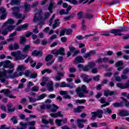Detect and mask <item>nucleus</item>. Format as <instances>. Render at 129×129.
Segmentation results:
<instances>
[{
    "mask_svg": "<svg viewBox=\"0 0 129 129\" xmlns=\"http://www.w3.org/2000/svg\"><path fill=\"white\" fill-rule=\"evenodd\" d=\"M13 72V70L5 71L4 73L0 72V82L8 85L9 82L7 81V79H9V78L15 79V78L19 76V74L17 72H15L13 75H11L10 76L8 75V74H12Z\"/></svg>",
    "mask_w": 129,
    "mask_h": 129,
    "instance_id": "obj_1",
    "label": "nucleus"
},
{
    "mask_svg": "<svg viewBox=\"0 0 129 129\" xmlns=\"http://www.w3.org/2000/svg\"><path fill=\"white\" fill-rule=\"evenodd\" d=\"M36 13L34 14V17L33 18V22L34 23H37V22H43L44 20H47V19H49L50 18V13L46 12L44 13V17L42 16L43 14V11L42 9H40L38 10H36Z\"/></svg>",
    "mask_w": 129,
    "mask_h": 129,
    "instance_id": "obj_2",
    "label": "nucleus"
},
{
    "mask_svg": "<svg viewBox=\"0 0 129 129\" xmlns=\"http://www.w3.org/2000/svg\"><path fill=\"white\" fill-rule=\"evenodd\" d=\"M76 92L79 97L83 98V97H86V96H85V94H88V93H89V91L87 90L86 86L83 85L82 86L76 88Z\"/></svg>",
    "mask_w": 129,
    "mask_h": 129,
    "instance_id": "obj_3",
    "label": "nucleus"
},
{
    "mask_svg": "<svg viewBox=\"0 0 129 129\" xmlns=\"http://www.w3.org/2000/svg\"><path fill=\"white\" fill-rule=\"evenodd\" d=\"M11 55L16 57V60H24V59H26L28 57L27 54H22V52L20 51H13L11 53Z\"/></svg>",
    "mask_w": 129,
    "mask_h": 129,
    "instance_id": "obj_4",
    "label": "nucleus"
},
{
    "mask_svg": "<svg viewBox=\"0 0 129 129\" xmlns=\"http://www.w3.org/2000/svg\"><path fill=\"white\" fill-rule=\"evenodd\" d=\"M126 28L125 27H120L119 29H112L110 31L111 34H114V36H122L123 34H122V32H125Z\"/></svg>",
    "mask_w": 129,
    "mask_h": 129,
    "instance_id": "obj_5",
    "label": "nucleus"
},
{
    "mask_svg": "<svg viewBox=\"0 0 129 129\" xmlns=\"http://www.w3.org/2000/svg\"><path fill=\"white\" fill-rule=\"evenodd\" d=\"M20 8L21 7H17L11 8V10L13 11L12 16L15 17V18H16V19H21V18H22V14L19 13V12L21 11V9H20Z\"/></svg>",
    "mask_w": 129,
    "mask_h": 129,
    "instance_id": "obj_6",
    "label": "nucleus"
},
{
    "mask_svg": "<svg viewBox=\"0 0 129 129\" xmlns=\"http://www.w3.org/2000/svg\"><path fill=\"white\" fill-rule=\"evenodd\" d=\"M13 24H15V21L13 19H8V20L4 23L8 27V31H13L15 26L12 25Z\"/></svg>",
    "mask_w": 129,
    "mask_h": 129,
    "instance_id": "obj_7",
    "label": "nucleus"
},
{
    "mask_svg": "<svg viewBox=\"0 0 129 129\" xmlns=\"http://www.w3.org/2000/svg\"><path fill=\"white\" fill-rule=\"evenodd\" d=\"M8 27L6 26V24H3L2 27L0 29V34L4 36H7L9 32L12 31V30H9L8 29Z\"/></svg>",
    "mask_w": 129,
    "mask_h": 129,
    "instance_id": "obj_8",
    "label": "nucleus"
},
{
    "mask_svg": "<svg viewBox=\"0 0 129 129\" xmlns=\"http://www.w3.org/2000/svg\"><path fill=\"white\" fill-rule=\"evenodd\" d=\"M15 65L14 63H12V62L11 61L7 60L6 61H3V68H10L12 69V68H14Z\"/></svg>",
    "mask_w": 129,
    "mask_h": 129,
    "instance_id": "obj_9",
    "label": "nucleus"
},
{
    "mask_svg": "<svg viewBox=\"0 0 129 129\" xmlns=\"http://www.w3.org/2000/svg\"><path fill=\"white\" fill-rule=\"evenodd\" d=\"M56 7L57 4H56V3L54 2V0H50V4L48 8V10L50 11V14H52L53 13L52 9H55V8H56Z\"/></svg>",
    "mask_w": 129,
    "mask_h": 129,
    "instance_id": "obj_10",
    "label": "nucleus"
},
{
    "mask_svg": "<svg viewBox=\"0 0 129 129\" xmlns=\"http://www.w3.org/2000/svg\"><path fill=\"white\" fill-rule=\"evenodd\" d=\"M116 86H117V87H119V88H121V89H125L126 88H128L129 81H128V83H125L124 84H123L121 83L116 84Z\"/></svg>",
    "mask_w": 129,
    "mask_h": 129,
    "instance_id": "obj_11",
    "label": "nucleus"
},
{
    "mask_svg": "<svg viewBox=\"0 0 129 129\" xmlns=\"http://www.w3.org/2000/svg\"><path fill=\"white\" fill-rule=\"evenodd\" d=\"M8 48L9 50L14 51L15 50H18V49H20V46H19V44H18V43L15 42L14 44H10Z\"/></svg>",
    "mask_w": 129,
    "mask_h": 129,
    "instance_id": "obj_12",
    "label": "nucleus"
},
{
    "mask_svg": "<svg viewBox=\"0 0 129 129\" xmlns=\"http://www.w3.org/2000/svg\"><path fill=\"white\" fill-rule=\"evenodd\" d=\"M64 74L63 72H58L55 78V81H60L62 77H64Z\"/></svg>",
    "mask_w": 129,
    "mask_h": 129,
    "instance_id": "obj_13",
    "label": "nucleus"
},
{
    "mask_svg": "<svg viewBox=\"0 0 129 129\" xmlns=\"http://www.w3.org/2000/svg\"><path fill=\"white\" fill-rule=\"evenodd\" d=\"M46 87L50 92L54 91V84H53V82L50 81L48 83H47L46 84Z\"/></svg>",
    "mask_w": 129,
    "mask_h": 129,
    "instance_id": "obj_14",
    "label": "nucleus"
},
{
    "mask_svg": "<svg viewBox=\"0 0 129 129\" xmlns=\"http://www.w3.org/2000/svg\"><path fill=\"white\" fill-rule=\"evenodd\" d=\"M81 78H83L84 82H87V83L90 82V81L92 80V78H89V77L86 74H81Z\"/></svg>",
    "mask_w": 129,
    "mask_h": 129,
    "instance_id": "obj_15",
    "label": "nucleus"
},
{
    "mask_svg": "<svg viewBox=\"0 0 129 129\" xmlns=\"http://www.w3.org/2000/svg\"><path fill=\"white\" fill-rule=\"evenodd\" d=\"M82 122H86V119H78L77 123L78 124V126L80 128H83V127H84V124H83V123H82Z\"/></svg>",
    "mask_w": 129,
    "mask_h": 129,
    "instance_id": "obj_16",
    "label": "nucleus"
},
{
    "mask_svg": "<svg viewBox=\"0 0 129 129\" xmlns=\"http://www.w3.org/2000/svg\"><path fill=\"white\" fill-rule=\"evenodd\" d=\"M85 108V106H79L77 108H74L73 109V112L75 113H80L82 112V110Z\"/></svg>",
    "mask_w": 129,
    "mask_h": 129,
    "instance_id": "obj_17",
    "label": "nucleus"
},
{
    "mask_svg": "<svg viewBox=\"0 0 129 129\" xmlns=\"http://www.w3.org/2000/svg\"><path fill=\"white\" fill-rule=\"evenodd\" d=\"M118 115L119 116H128L129 112L126 110H121L118 112Z\"/></svg>",
    "mask_w": 129,
    "mask_h": 129,
    "instance_id": "obj_18",
    "label": "nucleus"
},
{
    "mask_svg": "<svg viewBox=\"0 0 129 129\" xmlns=\"http://www.w3.org/2000/svg\"><path fill=\"white\" fill-rule=\"evenodd\" d=\"M77 63H84V59L82 56H79L76 58L74 64H77Z\"/></svg>",
    "mask_w": 129,
    "mask_h": 129,
    "instance_id": "obj_19",
    "label": "nucleus"
},
{
    "mask_svg": "<svg viewBox=\"0 0 129 129\" xmlns=\"http://www.w3.org/2000/svg\"><path fill=\"white\" fill-rule=\"evenodd\" d=\"M31 74V71L27 70L25 71V72H20L19 73V76H22L23 75H25L26 77H30Z\"/></svg>",
    "mask_w": 129,
    "mask_h": 129,
    "instance_id": "obj_20",
    "label": "nucleus"
},
{
    "mask_svg": "<svg viewBox=\"0 0 129 129\" xmlns=\"http://www.w3.org/2000/svg\"><path fill=\"white\" fill-rule=\"evenodd\" d=\"M50 115L51 117H54V118L56 117H63L62 112L61 111H58L55 113H51Z\"/></svg>",
    "mask_w": 129,
    "mask_h": 129,
    "instance_id": "obj_21",
    "label": "nucleus"
},
{
    "mask_svg": "<svg viewBox=\"0 0 129 129\" xmlns=\"http://www.w3.org/2000/svg\"><path fill=\"white\" fill-rule=\"evenodd\" d=\"M89 12H90V10H87V13H86L84 19H87L88 20H91V19H93V17H94V15L90 14L89 13Z\"/></svg>",
    "mask_w": 129,
    "mask_h": 129,
    "instance_id": "obj_22",
    "label": "nucleus"
},
{
    "mask_svg": "<svg viewBox=\"0 0 129 129\" xmlns=\"http://www.w3.org/2000/svg\"><path fill=\"white\" fill-rule=\"evenodd\" d=\"M14 106V105L12 103L8 104L7 105V108L9 112H14L16 110V107L12 108Z\"/></svg>",
    "mask_w": 129,
    "mask_h": 129,
    "instance_id": "obj_23",
    "label": "nucleus"
},
{
    "mask_svg": "<svg viewBox=\"0 0 129 129\" xmlns=\"http://www.w3.org/2000/svg\"><path fill=\"white\" fill-rule=\"evenodd\" d=\"M115 93H116V92L114 91H110L109 90L105 91L104 92V96H106V97H107L108 95H114V94H115Z\"/></svg>",
    "mask_w": 129,
    "mask_h": 129,
    "instance_id": "obj_24",
    "label": "nucleus"
},
{
    "mask_svg": "<svg viewBox=\"0 0 129 129\" xmlns=\"http://www.w3.org/2000/svg\"><path fill=\"white\" fill-rule=\"evenodd\" d=\"M0 93H4V94L6 95L7 97H9L11 95V92L10 91L9 89H7V90L5 89V90H1L0 91Z\"/></svg>",
    "mask_w": 129,
    "mask_h": 129,
    "instance_id": "obj_25",
    "label": "nucleus"
},
{
    "mask_svg": "<svg viewBox=\"0 0 129 129\" xmlns=\"http://www.w3.org/2000/svg\"><path fill=\"white\" fill-rule=\"evenodd\" d=\"M20 127H18L17 129H26L27 128V126H28V124L27 122L24 123L23 122H21L20 123Z\"/></svg>",
    "mask_w": 129,
    "mask_h": 129,
    "instance_id": "obj_26",
    "label": "nucleus"
},
{
    "mask_svg": "<svg viewBox=\"0 0 129 129\" xmlns=\"http://www.w3.org/2000/svg\"><path fill=\"white\" fill-rule=\"evenodd\" d=\"M114 107H123L124 103L123 102L120 103L116 102L113 104Z\"/></svg>",
    "mask_w": 129,
    "mask_h": 129,
    "instance_id": "obj_27",
    "label": "nucleus"
},
{
    "mask_svg": "<svg viewBox=\"0 0 129 129\" xmlns=\"http://www.w3.org/2000/svg\"><path fill=\"white\" fill-rule=\"evenodd\" d=\"M60 26V23L59 22V19H56L55 20L54 24L52 25L53 29H55L57 28V27H59Z\"/></svg>",
    "mask_w": 129,
    "mask_h": 129,
    "instance_id": "obj_28",
    "label": "nucleus"
},
{
    "mask_svg": "<svg viewBox=\"0 0 129 129\" xmlns=\"http://www.w3.org/2000/svg\"><path fill=\"white\" fill-rule=\"evenodd\" d=\"M52 107L53 108H51L50 109V111L51 112H56V111H57V109L59 108V106L54 104H52Z\"/></svg>",
    "mask_w": 129,
    "mask_h": 129,
    "instance_id": "obj_29",
    "label": "nucleus"
},
{
    "mask_svg": "<svg viewBox=\"0 0 129 129\" xmlns=\"http://www.w3.org/2000/svg\"><path fill=\"white\" fill-rule=\"evenodd\" d=\"M96 112L97 113V116L99 118L102 117V114H103V111L102 110H98Z\"/></svg>",
    "mask_w": 129,
    "mask_h": 129,
    "instance_id": "obj_30",
    "label": "nucleus"
},
{
    "mask_svg": "<svg viewBox=\"0 0 129 129\" xmlns=\"http://www.w3.org/2000/svg\"><path fill=\"white\" fill-rule=\"evenodd\" d=\"M28 59H29V62H30V64H31V67H33V68H34V67H35L36 66V65L37 64V62L35 61L34 62V60H33L31 58V56H29Z\"/></svg>",
    "mask_w": 129,
    "mask_h": 129,
    "instance_id": "obj_31",
    "label": "nucleus"
},
{
    "mask_svg": "<svg viewBox=\"0 0 129 129\" xmlns=\"http://www.w3.org/2000/svg\"><path fill=\"white\" fill-rule=\"evenodd\" d=\"M104 113L105 114H110L111 113H112V110L109 108H106L104 110Z\"/></svg>",
    "mask_w": 129,
    "mask_h": 129,
    "instance_id": "obj_32",
    "label": "nucleus"
},
{
    "mask_svg": "<svg viewBox=\"0 0 129 129\" xmlns=\"http://www.w3.org/2000/svg\"><path fill=\"white\" fill-rule=\"evenodd\" d=\"M92 117H91V120H95L96 119V117L97 116L96 111H94L91 112Z\"/></svg>",
    "mask_w": 129,
    "mask_h": 129,
    "instance_id": "obj_33",
    "label": "nucleus"
},
{
    "mask_svg": "<svg viewBox=\"0 0 129 129\" xmlns=\"http://www.w3.org/2000/svg\"><path fill=\"white\" fill-rule=\"evenodd\" d=\"M30 48H31V46L30 45H27L24 46V47L23 48L22 51L23 52H25V53H27L29 50H30Z\"/></svg>",
    "mask_w": 129,
    "mask_h": 129,
    "instance_id": "obj_34",
    "label": "nucleus"
},
{
    "mask_svg": "<svg viewBox=\"0 0 129 129\" xmlns=\"http://www.w3.org/2000/svg\"><path fill=\"white\" fill-rule=\"evenodd\" d=\"M64 48L61 47L58 50H57V54L58 55H65V53H64Z\"/></svg>",
    "mask_w": 129,
    "mask_h": 129,
    "instance_id": "obj_35",
    "label": "nucleus"
},
{
    "mask_svg": "<svg viewBox=\"0 0 129 129\" xmlns=\"http://www.w3.org/2000/svg\"><path fill=\"white\" fill-rule=\"evenodd\" d=\"M18 71L23 72L24 70H26V67L23 65L19 66L17 68Z\"/></svg>",
    "mask_w": 129,
    "mask_h": 129,
    "instance_id": "obj_36",
    "label": "nucleus"
},
{
    "mask_svg": "<svg viewBox=\"0 0 129 129\" xmlns=\"http://www.w3.org/2000/svg\"><path fill=\"white\" fill-rule=\"evenodd\" d=\"M84 16V12L83 11H81L78 14V18L79 20H81L82 18Z\"/></svg>",
    "mask_w": 129,
    "mask_h": 129,
    "instance_id": "obj_37",
    "label": "nucleus"
},
{
    "mask_svg": "<svg viewBox=\"0 0 129 129\" xmlns=\"http://www.w3.org/2000/svg\"><path fill=\"white\" fill-rule=\"evenodd\" d=\"M26 42H27L26 37L25 36H20V44H24V43H26Z\"/></svg>",
    "mask_w": 129,
    "mask_h": 129,
    "instance_id": "obj_38",
    "label": "nucleus"
},
{
    "mask_svg": "<svg viewBox=\"0 0 129 129\" xmlns=\"http://www.w3.org/2000/svg\"><path fill=\"white\" fill-rule=\"evenodd\" d=\"M121 98L122 100H123V103H125V107H129V101H127V100H126V99H124L123 97H121Z\"/></svg>",
    "mask_w": 129,
    "mask_h": 129,
    "instance_id": "obj_39",
    "label": "nucleus"
},
{
    "mask_svg": "<svg viewBox=\"0 0 129 129\" xmlns=\"http://www.w3.org/2000/svg\"><path fill=\"white\" fill-rule=\"evenodd\" d=\"M17 118L16 116H14L13 118L10 119V120L13 121L14 124H16V123H18V119Z\"/></svg>",
    "mask_w": 129,
    "mask_h": 129,
    "instance_id": "obj_40",
    "label": "nucleus"
},
{
    "mask_svg": "<svg viewBox=\"0 0 129 129\" xmlns=\"http://www.w3.org/2000/svg\"><path fill=\"white\" fill-rule=\"evenodd\" d=\"M24 8H25V10L26 11V12H29V11H30V10H31V7L30 6V5L26 3L24 5Z\"/></svg>",
    "mask_w": 129,
    "mask_h": 129,
    "instance_id": "obj_41",
    "label": "nucleus"
},
{
    "mask_svg": "<svg viewBox=\"0 0 129 129\" xmlns=\"http://www.w3.org/2000/svg\"><path fill=\"white\" fill-rule=\"evenodd\" d=\"M47 95L45 94H42L40 95L39 97H37V101L39 100H42V99H43V98H45Z\"/></svg>",
    "mask_w": 129,
    "mask_h": 129,
    "instance_id": "obj_42",
    "label": "nucleus"
},
{
    "mask_svg": "<svg viewBox=\"0 0 129 129\" xmlns=\"http://www.w3.org/2000/svg\"><path fill=\"white\" fill-rule=\"evenodd\" d=\"M46 73H52V71L49 69H47L45 70H43L41 72V74H42V75H44V74H45Z\"/></svg>",
    "mask_w": 129,
    "mask_h": 129,
    "instance_id": "obj_43",
    "label": "nucleus"
},
{
    "mask_svg": "<svg viewBox=\"0 0 129 129\" xmlns=\"http://www.w3.org/2000/svg\"><path fill=\"white\" fill-rule=\"evenodd\" d=\"M52 58L53 56L52 54H48L45 58V61H46V62H49V61H50Z\"/></svg>",
    "mask_w": 129,
    "mask_h": 129,
    "instance_id": "obj_44",
    "label": "nucleus"
},
{
    "mask_svg": "<svg viewBox=\"0 0 129 129\" xmlns=\"http://www.w3.org/2000/svg\"><path fill=\"white\" fill-rule=\"evenodd\" d=\"M123 65V62L122 60H120L115 63V66L116 67H119V66H122Z\"/></svg>",
    "mask_w": 129,
    "mask_h": 129,
    "instance_id": "obj_45",
    "label": "nucleus"
},
{
    "mask_svg": "<svg viewBox=\"0 0 129 129\" xmlns=\"http://www.w3.org/2000/svg\"><path fill=\"white\" fill-rule=\"evenodd\" d=\"M86 102V100L82 99V100H77L76 103H79L80 104H82L83 103H85Z\"/></svg>",
    "mask_w": 129,
    "mask_h": 129,
    "instance_id": "obj_46",
    "label": "nucleus"
},
{
    "mask_svg": "<svg viewBox=\"0 0 129 129\" xmlns=\"http://www.w3.org/2000/svg\"><path fill=\"white\" fill-rule=\"evenodd\" d=\"M89 68L90 69H91V68H93L94 67H95V63L94 62H90L88 63Z\"/></svg>",
    "mask_w": 129,
    "mask_h": 129,
    "instance_id": "obj_47",
    "label": "nucleus"
},
{
    "mask_svg": "<svg viewBox=\"0 0 129 129\" xmlns=\"http://www.w3.org/2000/svg\"><path fill=\"white\" fill-rule=\"evenodd\" d=\"M19 2L18 0H11V5L12 6H15L16 5H18L19 4Z\"/></svg>",
    "mask_w": 129,
    "mask_h": 129,
    "instance_id": "obj_48",
    "label": "nucleus"
},
{
    "mask_svg": "<svg viewBox=\"0 0 129 129\" xmlns=\"http://www.w3.org/2000/svg\"><path fill=\"white\" fill-rule=\"evenodd\" d=\"M37 76H38V74L36 73H33V74H31L29 78L30 79L33 78H37Z\"/></svg>",
    "mask_w": 129,
    "mask_h": 129,
    "instance_id": "obj_49",
    "label": "nucleus"
},
{
    "mask_svg": "<svg viewBox=\"0 0 129 129\" xmlns=\"http://www.w3.org/2000/svg\"><path fill=\"white\" fill-rule=\"evenodd\" d=\"M27 124V125H31L32 126H34L36 125V121H32L30 122H26Z\"/></svg>",
    "mask_w": 129,
    "mask_h": 129,
    "instance_id": "obj_50",
    "label": "nucleus"
},
{
    "mask_svg": "<svg viewBox=\"0 0 129 129\" xmlns=\"http://www.w3.org/2000/svg\"><path fill=\"white\" fill-rule=\"evenodd\" d=\"M31 90L34 92H37V91H39V87L35 86L32 88Z\"/></svg>",
    "mask_w": 129,
    "mask_h": 129,
    "instance_id": "obj_51",
    "label": "nucleus"
},
{
    "mask_svg": "<svg viewBox=\"0 0 129 129\" xmlns=\"http://www.w3.org/2000/svg\"><path fill=\"white\" fill-rule=\"evenodd\" d=\"M66 33L67 35H72V33H73V30L72 29H66Z\"/></svg>",
    "mask_w": 129,
    "mask_h": 129,
    "instance_id": "obj_52",
    "label": "nucleus"
},
{
    "mask_svg": "<svg viewBox=\"0 0 129 129\" xmlns=\"http://www.w3.org/2000/svg\"><path fill=\"white\" fill-rule=\"evenodd\" d=\"M69 71L70 73H74L76 72V69L75 68L71 67L69 69Z\"/></svg>",
    "mask_w": 129,
    "mask_h": 129,
    "instance_id": "obj_53",
    "label": "nucleus"
},
{
    "mask_svg": "<svg viewBox=\"0 0 129 129\" xmlns=\"http://www.w3.org/2000/svg\"><path fill=\"white\" fill-rule=\"evenodd\" d=\"M28 98L29 99L30 102H36V101H38L37 98L36 99V98H33L28 97Z\"/></svg>",
    "mask_w": 129,
    "mask_h": 129,
    "instance_id": "obj_54",
    "label": "nucleus"
},
{
    "mask_svg": "<svg viewBox=\"0 0 129 129\" xmlns=\"http://www.w3.org/2000/svg\"><path fill=\"white\" fill-rule=\"evenodd\" d=\"M21 26V28H22V30H27L28 27H29V24H28V23H26Z\"/></svg>",
    "mask_w": 129,
    "mask_h": 129,
    "instance_id": "obj_55",
    "label": "nucleus"
},
{
    "mask_svg": "<svg viewBox=\"0 0 129 129\" xmlns=\"http://www.w3.org/2000/svg\"><path fill=\"white\" fill-rule=\"evenodd\" d=\"M100 78V76L98 75L97 76L94 77L93 78V81L97 82L99 81Z\"/></svg>",
    "mask_w": 129,
    "mask_h": 129,
    "instance_id": "obj_56",
    "label": "nucleus"
},
{
    "mask_svg": "<svg viewBox=\"0 0 129 129\" xmlns=\"http://www.w3.org/2000/svg\"><path fill=\"white\" fill-rule=\"evenodd\" d=\"M90 70V68L88 66H85L83 68V71H85V72H88Z\"/></svg>",
    "mask_w": 129,
    "mask_h": 129,
    "instance_id": "obj_57",
    "label": "nucleus"
},
{
    "mask_svg": "<svg viewBox=\"0 0 129 129\" xmlns=\"http://www.w3.org/2000/svg\"><path fill=\"white\" fill-rule=\"evenodd\" d=\"M55 19V15H53L52 17L49 20V26H52V24H53V20Z\"/></svg>",
    "mask_w": 129,
    "mask_h": 129,
    "instance_id": "obj_58",
    "label": "nucleus"
},
{
    "mask_svg": "<svg viewBox=\"0 0 129 129\" xmlns=\"http://www.w3.org/2000/svg\"><path fill=\"white\" fill-rule=\"evenodd\" d=\"M55 122L56 123V125H58V126H61V120L56 119V120H55Z\"/></svg>",
    "mask_w": 129,
    "mask_h": 129,
    "instance_id": "obj_59",
    "label": "nucleus"
},
{
    "mask_svg": "<svg viewBox=\"0 0 129 129\" xmlns=\"http://www.w3.org/2000/svg\"><path fill=\"white\" fill-rule=\"evenodd\" d=\"M69 50L71 52V53H73L76 50V48L74 47V46H70L69 47Z\"/></svg>",
    "mask_w": 129,
    "mask_h": 129,
    "instance_id": "obj_60",
    "label": "nucleus"
},
{
    "mask_svg": "<svg viewBox=\"0 0 129 129\" xmlns=\"http://www.w3.org/2000/svg\"><path fill=\"white\" fill-rule=\"evenodd\" d=\"M84 58L85 59H87V58H89V57H91L90 52L86 53L85 55L83 56Z\"/></svg>",
    "mask_w": 129,
    "mask_h": 129,
    "instance_id": "obj_61",
    "label": "nucleus"
},
{
    "mask_svg": "<svg viewBox=\"0 0 129 129\" xmlns=\"http://www.w3.org/2000/svg\"><path fill=\"white\" fill-rule=\"evenodd\" d=\"M100 103H105V102H106V100L105 99V98H102L101 97L99 100Z\"/></svg>",
    "mask_w": 129,
    "mask_h": 129,
    "instance_id": "obj_62",
    "label": "nucleus"
},
{
    "mask_svg": "<svg viewBox=\"0 0 129 129\" xmlns=\"http://www.w3.org/2000/svg\"><path fill=\"white\" fill-rule=\"evenodd\" d=\"M60 87H67V84L65 82H62L60 84Z\"/></svg>",
    "mask_w": 129,
    "mask_h": 129,
    "instance_id": "obj_63",
    "label": "nucleus"
},
{
    "mask_svg": "<svg viewBox=\"0 0 129 129\" xmlns=\"http://www.w3.org/2000/svg\"><path fill=\"white\" fill-rule=\"evenodd\" d=\"M129 73V68H125L123 70V74H127Z\"/></svg>",
    "mask_w": 129,
    "mask_h": 129,
    "instance_id": "obj_64",
    "label": "nucleus"
}]
</instances>
